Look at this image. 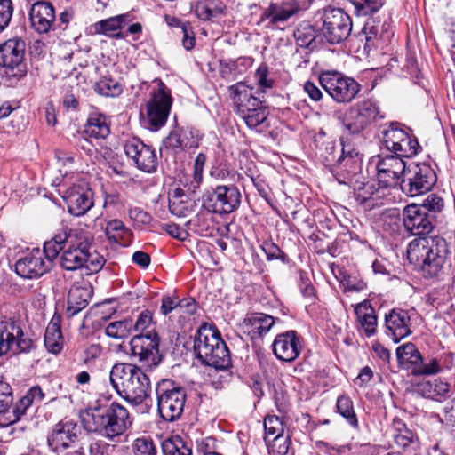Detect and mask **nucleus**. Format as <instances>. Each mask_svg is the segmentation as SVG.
<instances>
[{
  "instance_id": "nucleus-59",
  "label": "nucleus",
  "mask_w": 455,
  "mask_h": 455,
  "mask_svg": "<svg viewBox=\"0 0 455 455\" xmlns=\"http://www.w3.org/2000/svg\"><path fill=\"white\" fill-rule=\"evenodd\" d=\"M114 445L103 440H92L89 444V455H111Z\"/></svg>"
},
{
  "instance_id": "nucleus-61",
  "label": "nucleus",
  "mask_w": 455,
  "mask_h": 455,
  "mask_svg": "<svg viewBox=\"0 0 455 455\" xmlns=\"http://www.w3.org/2000/svg\"><path fill=\"white\" fill-rule=\"evenodd\" d=\"M196 312V304L192 298L179 299L177 314L181 317L193 315Z\"/></svg>"
},
{
  "instance_id": "nucleus-10",
  "label": "nucleus",
  "mask_w": 455,
  "mask_h": 455,
  "mask_svg": "<svg viewBox=\"0 0 455 455\" xmlns=\"http://www.w3.org/2000/svg\"><path fill=\"white\" fill-rule=\"evenodd\" d=\"M35 347L33 339L25 333L21 324L12 319L0 322V355L28 353Z\"/></svg>"
},
{
  "instance_id": "nucleus-3",
  "label": "nucleus",
  "mask_w": 455,
  "mask_h": 455,
  "mask_svg": "<svg viewBox=\"0 0 455 455\" xmlns=\"http://www.w3.org/2000/svg\"><path fill=\"white\" fill-rule=\"evenodd\" d=\"M109 380L116 393L135 406L141 404L150 392L148 376L136 364H114L109 373Z\"/></svg>"
},
{
  "instance_id": "nucleus-44",
  "label": "nucleus",
  "mask_w": 455,
  "mask_h": 455,
  "mask_svg": "<svg viewBox=\"0 0 455 455\" xmlns=\"http://www.w3.org/2000/svg\"><path fill=\"white\" fill-rule=\"evenodd\" d=\"M94 90L98 94L106 97H116L123 92L121 84L110 77H103L98 81L94 85Z\"/></svg>"
},
{
  "instance_id": "nucleus-23",
  "label": "nucleus",
  "mask_w": 455,
  "mask_h": 455,
  "mask_svg": "<svg viewBox=\"0 0 455 455\" xmlns=\"http://www.w3.org/2000/svg\"><path fill=\"white\" fill-rule=\"evenodd\" d=\"M272 347L277 359L291 363L299 355L302 346L297 332L287 331L275 337Z\"/></svg>"
},
{
  "instance_id": "nucleus-27",
  "label": "nucleus",
  "mask_w": 455,
  "mask_h": 455,
  "mask_svg": "<svg viewBox=\"0 0 455 455\" xmlns=\"http://www.w3.org/2000/svg\"><path fill=\"white\" fill-rule=\"evenodd\" d=\"M64 199L68 212L74 216H82L93 206L92 191L79 186L68 189Z\"/></svg>"
},
{
  "instance_id": "nucleus-32",
  "label": "nucleus",
  "mask_w": 455,
  "mask_h": 455,
  "mask_svg": "<svg viewBox=\"0 0 455 455\" xmlns=\"http://www.w3.org/2000/svg\"><path fill=\"white\" fill-rule=\"evenodd\" d=\"M70 229L71 228L68 227L62 228L51 240L46 241L44 243V248L41 250V252H44L43 257H44L45 259L50 260L52 265L53 260L59 256L60 252L64 251Z\"/></svg>"
},
{
  "instance_id": "nucleus-45",
  "label": "nucleus",
  "mask_w": 455,
  "mask_h": 455,
  "mask_svg": "<svg viewBox=\"0 0 455 455\" xmlns=\"http://www.w3.org/2000/svg\"><path fill=\"white\" fill-rule=\"evenodd\" d=\"M13 402L12 389L9 383L0 380V426L7 417L9 409L12 408Z\"/></svg>"
},
{
  "instance_id": "nucleus-28",
  "label": "nucleus",
  "mask_w": 455,
  "mask_h": 455,
  "mask_svg": "<svg viewBox=\"0 0 455 455\" xmlns=\"http://www.w3.org/2000/svg\"><path fill=\"white\" fill-rule=\"evenodd\" d=\"M340 155L334 172L341 176L344 173L355 175L361 169L362 158L359 152L350 144H347L343 139L340 140Z\"/></svg>"
},
{
  "instance_id": "nucleus-17",
  "label": "nucleus",
  "mask_w": 455,
  "mask_h": 455,
  "mask_svg": "<svg viewBox=\"0 0 455 455\" xmlns=\"http://www.w3.org/2000/svg\"><path fill=\"white\" fill-rule=\"evenodd\" d=\"M172 102L170 92L166 91V86L161 84L158 90L151 95L150 100L146 104L147 121L151 131H157L165 124Z\"/></svg>"
},
{
  "instance_id": "nucleus-49",
  "label": "nucleus",
  "mask_w": 455,
  "mask_h": 455,
  "mask_svg": "<svg viewBox=\"0 0 455 455\" xmlns=\"http://www.w3.org/2000/svg\"><path fill=\"white\" fill-rule=\"evenodd\" d=\"M416 439V435L401 421L396 424V433L394 440L396 445L406 448Z\"/></svg>"
},
{
  "instance_id": "nucleus-38",
  "label": "nucleus",
  "mask_w": 455,
  "mask_h": 455,
  "mask_svg": "<svg viewBox=\"0 0 455 455\" xmlns=\"http://www.w3.org/2000/svg\"><path fill=\"white\" fill-rule=\"evenodd\" d=\"M297 12V8L288 7L286 5H279L277 4H271L263 12V16L268 20L272 24L283 22L288 20Z\"/></svg>"
},
{
  "instance_id": "nucleus-42",
  "label": "nucleus",
  "mask_w": 455,
  "mask_h": 455,
  "mask_svg": "<svg viewBox=\"0 0 455 455\" xmlns=\"http://www.w3.org/2000/svg\"><path fill=\"white\" fill-rule=\"evenodd\" d=\"M337 411L347 420V424L354 428L358 427V419L354 410L353 402L347 395H340L337 399Z\"/></svg>"
},
{
  "instance_id": "nucleus-54",
  "label": "nucleus",
  "mask_w": 455,
  "mask_h": 455,
  "mask_svg": "<svg viewBox=\"0 0 455 455\" xmlns=\"http://www.w3.org/2000/svg\"><path fill=\"white\" fill-rule=\"evenodd\" d=\"M153 324V313L148 309L142 310L135 323H133L132 331L139 333H144Z\"/></svg>"
},
{
  "instance_id": "nucleus-50",
  "label": "nucleus",
  "mask_w": 455,
  "mask_h": 455,
  "mask_svg": "<svg viewBox=\"0 0 455 455\" xmlns=\"http://www.w3.org/2000/svg\"><path fill=\"white\" fill-rule=\"evenodd\" d=\"M382 0H355L354 3L355 13L358 16H367L379 11Z\"/></svg>"
},
{
  "instance_id": "nucleus-12",
  "label": "nucleus",
  "mask_w": 455,
  "mask_h": 455,
  "mask_svg": "<svg viewBox=\"0 0 455 455\" xmlns=\"http://www.w3.org/2000/svg\"><path fill=\"white\" fill-rule=\"evenodd\" d=\"M319 82L329 96L338 103H350L361 90V85L354 78L335 71L322 73Z\"/></svg>"
},
{
  "instance_id": "nucleus-58",
  "label": "nucleus",
  "mask_w": 455,
  "mask_h": 455,
  "mask_svg": "<svg viewBox=\"0 0 455 455\" xmlns=\"http://www.w3.org/2000/svg\"><path fill=\"white\" fill-rule=\"evenodd\" d=\"M268 73V68L264 64L260 65L255 73V80L262 91L273 87L274 81L269 78Z\"/></svg>"
},
{
  "instance_id": "nucleus-25",
  "label": "nucleus",
  "mask_w": 455,
  "mask_h": 455,
  "mask_svg": "<svg viewBox=\"0 0 455 455\" xmlns=\"http://www.w3.org/2000/svg\"><path fill=\"white\" fill-rule=\"evenodd\" d=\"M29 18L32 27L38 33H47L56 29V16L52 4L49 2L38 1L30 9Z\"/></svg>"
},
{
  "instance_id": "nucleus-62",
  "label": "nucleus",
  "mask_w": 455,
  "mask_h": 455,
  "mask_svg": "<svg viewBox=\"0 0 455 455\" xmlns=\"http://www.w3.org/2000/svg\"><path fill=\"white\" fill-rule=\"evenodd\" d=\"M442 421L455 432V398L444 405Z\"/></svg>"
},
{
  "instance_id": "nucleus-52",
  "label": "nucleus",
  "mask_w": 455,
  "mask_h": 455,
  "mask_svg": "<svg viewBox=\"0 0 455 455\" xmlns=\"http://www.w3.org/2000/svg\"><path fill=\"white\" fill-rule=\"evenodd\" d=\"M133 448L136 455H156L157 452L153 440L146 437L136 439Z\"/></svg>"
},
{
  "instance_id": "nucleus-36",
  "label": "nucleus",
  "mask_w": 455,
  "mask_h": 455,
  "mask_svg": "<svg viewBox=\"0 0 455 455\" xmlns=\"http://www.w3.org/2000/svg\"><path fill=\"white\" fill-rule=\"evenodd\" d=\"M193 203L186 196L183 189L177 188L169 197V210L172 215L177 217L187 216L191 209Z\"/></svg>"
},
{
  "instance_id": "nucleus-35",
  "label": "nucleus",
  "mask_w": 455,
  "mask_h": 455,
  "mask_svg": "<svg viewBox=\"0 0 455 455\" xmlns=\"http://www.w3.org/2000/svg\"><path fill=\"white\" fill-rule=\"evenodd\" d=\"M84 132L91 138L105 139L110 132L106 116L92 113L87 119Z\"/></svg>"
},
{
  "instance_id": "nucleus-33",
  "label": "nucleus",
  "mask_w": 455,
  "mask_h": 455,
  "mask_svg": "<svg viewBox=\"0 0 455 455\" xmlns=\"http://www.w3.org/2000/svg\"><path fill=\"white\" fill-rule=\"evenodd\" d=\"M44 346L54 355L59 354L63 347V337L60 329V316L54 315L45 330Z\"/></svg>"
},
{
  "instance_id": "nucleus-39",
  "label": "nucleus",
  "mask_w": 455,
  "mask_h": 455,
  "mask_svg": "<svg viewBox=\"0 0 455 455\" xmlns=\"http://www.w3.org/2000/svg\"><path fill=\"white\" fill-rule=\"evenodd\" d=\"M161 446L164 455H192L191 447L179 435L165 439Z\"/></svg>"
},
{
  "instance_id": "nucleus-34",
  "label": "nucleus",
  "mask_w": 455,
  "mask_h": 455,
  "mask_svg": "<svg viewBox=\"0 0 455 455\" xmlns=\"http://www.w3.org/2000/svg\"><path fill=\"white\" fill-rule=\"evenodd\" d=\"M355 313L365 336H373L376 333L377 316L371 304L367 301L359 303Z\"/></svg>"
},
{
  "instance_id": "nucleus-41",
  "label": "nucleus",
  "mask_w": 455,
  "mask_h": 455,
  "mask_svg": "<svg viewBox=\"0 0 455 455\" xmlns=\"http://www.w3.org/2000/svg\"><path fill=\"white\" fill-rule=\"evenodd\" d=\"M105 233L108 238L115 243L125 241L132 235L130 229L124 226L122 220L117 219L111 220L107 223Z\"/></svg>"
},
{
  "instance_id": "nucleus-51",
  "label": "nucleus",
  "mask_w": 455,
  "mask_h": 455,
  "mask_svg": "<svg viewBox=\"0 0 455 455\" xmlns=\"http://www.w3.org/2000/svg\"><path fill=\"white\" fill-rule=\"evenodd\" d=\"M441 371V363L437 358H431L428 362H424L422 359V363L417 368L412 369V372L416 375L436 374Z\"/></svg>"
},
{
  "instance_id": "nucleus-18",
  "label": "nucleus",
  "mask_w": 455,
  "mask_h": 455,
  "mask_svg": "<svg viewBox=\"0 0 455 455\" xmlns=\"http://www.w3.org/2000/svg\"><path fill=\"white\" fill-rule=\"evenodd\" d=\"M403 156L386 155L378 163V180L382 188L401 187V177L404 178L407 171Z\"/></svg>"
},
{
  "instance_id": "nucleus-2",
  "label": "nucleus",
  "mask_w": 455,
  "mask_h": 455,
  "mask_svg": "<svg viewBox=\"0 0 455 455\" xmlns=\"http://www.w3.org/2000/svg\"><path fill=\"white\" fill-rule=\"evenodd\" d=\"M448 253L447 242L440 236L416 238L409 243L407 248V258L410 263L419 267L426 277L440 275Z\"/></svg>"
},
{
  "instance_id": "nucleus-43",
  "label": "nucleus",
  "mask_w": 455,
  "mask_h": 455,
  "mask_svg": "<svg viewBox=\"0 0 455 455\" xmlns=\"http://www.w3.org/2000/svg\"><path fill=\"white\" fill-rule=\"evenodd\" d=\"M32 404L30 398L26 395L16 403L13 404L3 422V427H8L16 423L20 417L25 414L27 409Z\"/></svg>"
},
{
  "instance_id": "nucleus-15",
  "label": "nucleus",
  "mask_w": 455,
  "mask_h": 455,
  "mask_svg": "<svg viewBox=\"0 0 455 455\" xmlns=\"http://www.w3.org/2000/svg\"><path fill=\"white\" fill-rule=\"evenodd\" d=\"M382 144L385 149L394 156L411 157L417 154L419 142L411 138L398 123H390L382 131Z\"/></svg>"
},
{
  "instance_id": "nucleus-19",
  "label": "nucleus",
  "mask_w": 455,
  "mask_h": 455,
  "mask_svg": "<svg viewBox=\"0 0 455 455\" xmlns=\"http://www.w3.org/2000/svg\"><path fill=\"white\" fill-rule=\"evenodd\" d=\"M126 156L132 159L138 169L152 173L156 171L158 159L154 148L146 145L140 139L132 138L124 146Z\"/></svg>"
},
{
  "instance_id": "nucleus-60",
  "label": "nucleus",
  "mask_w": 455,
  "mask_h": 455,
  "mask_svg": "<svg viewBox=\"0 0 455 455\" xmlns=\"http://www.w3.org/2000/svg\"><path fill=\"white\" fill-rule=\"evenodd\" d=\"M430 387L432 398L437 401L449 397L451 393L449 384L441 380H435L430 385Z\"/></svg>"
},
{
  "instance_id": "nucleus-40",
  "label": "nucleus",
  "mask_w": 455,
  "mask_h": 455,
  "mask_svg": "<svg viewBox=\"0 0 455 455\" xmlns=\"http://www.w3.org/2000/svg\"><path fill=\"white\" fill-rule=\"evenodd\" d=\"M133 322L131 318L115 321L108 323L105 329L107 336L116 339L127 338L132 332Z\"/></svg>"
},
{
  "instance_id": "nucleus-14",
  "label": "nucleus",
  "mask_w": 455,
  "mask_h": 455,
  "mask_svg": "<svg viewBox=\"0 0 455 455\" xmlns=\"http://www.w3.org/2000/svg\"><path fill=\"white\" fill-rule=\"evenodd\" d=\"M382 118L378 105L371 100H363L346 111L342 125L350 134H359L372 123Z\"/></svg>"
},
{
  "instance_id": "nucleus-53",
  "label": "nucleus",
  "mask_w": 455,
  "mask_h": 455,
  "mask_svg": "<svg viewBox=\"0 0 455 455\" xmlns=\"http://www.w3.org/2000/svg\"><path fill=\"white\" fill-rule=\"evenodd\" d=\"M294 36L301 47H309L315 39V30L310 26H301L295 31Z\"/></svg>"
},
{
  "instance_id": "nucleus-13",
  "label": "nucleus",
  "mask_w": 455,
  "mask_h": 455,
  "mask_svg": "<svg viewBox=\"0 0 455 455\" xmlns=\"http://www.w3.org/2000/svg\"><path fill=\"white\" fill-rule=\"evenodd\" d=\"M159 346L160 338L155 330L136 334L130 340L131 355L136 358L142 366L155 368L162 361Z\"/></svg>"
},
{
  "instance_id": "nucleus-20",
  "label": "nucleus",
  "mask_w": 455,
  "mask_h": 455,
  "mask_svg": "<svg viewBox=\"0 0 455 455\" xmlns=\"http://www.w3.org/2000/svg\"><path fill=\"white\" fill-rule=\"evenodd\" d=\"M41 249L34 248L15 263V272L25 279H37L52 269L50 260L43 257Z\"/></svg>"
},
{
  "instance_id": "nucleus-63",
  "label": "nucleus",
  "mask_w": 455,
  "mask_h": 455,
  "mask_svg": "<svg viewBox=\"0 0 455 455\" xmlns=\"http://www.w3.org/2000/svg\"><path fill=\"white\" fill-rule=\"evenodd\" d=\"M128 214L137 225H149L152 220L151 215L140 207L130 208Z\"/></svg>"
},
{
  "instance_id": "nucleus-5",
  "label": "nucleus",
  "mask_w": 455,
  "mask_h": 455,
  "mask_svg": "<svg viewBox=\"0 0 455 455\" xmlns=\"http://www.w3.org/2000/svg\"><path fill=\"white\" fill-rule=\"evenodd\" d=\"M230 96L234 101L235 110L248 128L259 131L266 124L268 111L265 102L253 94V89L243 83H237L229 87Z\"/></svg>"
},
{
  "instance_id": "nucleus-64",
  "label": "nucleus",
  "mask_w": 455,
  "mask_h": 455,
  "mask_svg": "<svg viewBox=\"0 0 455 455\" xmlns=\"http://www.w3.org/2000/svg\"><path fill=\"white\" fill-rule=\"evenodd\" d=\"M340 144L335 145L333 142H330L327 144L325 148V154L323 155L325 163L335 168L338 164L339 155H340Z\"/></svg>"
},
{
  "instance_id": "nucleus-8",
  "label": "nucleus",
  "mask_w": 455,
  "mask_h": 455,
  "mask_svg": "<svg viewBox=\"0 0 455 455\" xmlns=\"http://www.w3.org/2000/svg\"><path fill=\"white\" fill-rule=\"evenodd\" d=\"M242 202L239 188L233 185H218L202 196V207L207 212L222 215L236 211Z\"/></svg>"
},
{
  "instance_id": "nucleus-30",
  "label": "nucleus",
  "mask_w": 455,
  "mask_h": 455,
  "mask_svg": "<svg viewBox=\"0 0 455 455\" xmlns=\"http://www.w3.org/2000/svg\"><path fill=\"white\" fill-rule=\"evenodd\" d=\"M275 318L269 315L254 312L247 314L243 325L251 339H256L266 335L274 326Z\"/></svg>"
},
{
  "instance_id": "nucleus-4",
  "label": "nucleus",
  "mask_w": 455,
  "mask_h": 455,
  "mask_svg": "<svg viewBox=\"0 0 455 455\" xmlns=\"http://www.w3.org/2000/svg\"><path fill=\"white\" fill-rule=\"evenodd\" d=\"M84 427L108 439L122 435L132 425L127 409L113 402L107 405L90 408L84 418Z\"/></svg>"
},
{
  "instance_id": "nucleus-48",
  "label": "nucleus",
  "mask_w": 455,
  "mask_h": 455,
  "mask_svg": "<svg viewBox=\"0 0 455 455\" xmlns=\"http://www.w3.org/2000/svg\"><path fill=\"white\" fill-rule=\"evenodd\" d=\"M265 441H268L270 436L280 435L284 433L283 423L282 419L275 415H268L264 419Z\"/></svg>"
},
{
  "instance_id": "nucleus-9",
  "label": "nucleus",
  "mask_w": 455,
  "mask_h": 455,
  "mask_svg": "<svg viewBox=\"0 0 455 455\" xmlns=\"http://www.w3.org/2000/svg\"><path fill=\"white\" fill-rule=\"evenodd\" d=\"M92 241L89 234L83 228H71L66 248L60 256V266L70 271L83 268L86 263V253L92 249Z\"/></svg>"
},
{
  "instance_id": "nucleus-22",
  "label": "nucleus",
  "mask_w": 455,
  "mask_h": 455,
  "mask_svg": "<svg viewBox=\"0 0 455 455\" xmlns=\"http://www.w3.org/2000/svg\"><path fill=\"white\" fill-rule=\"evenodd\" d=\"M403 225L413 235L426 237L434 228L435 220L427 215L418 204L407 205L403 212Z\"/></svg>"
},
{
  "instance_id": "nucleus-21",
  "label": "nucleus",
  "mask_w": 455,
  "mask_h": 455,
  "mask_svg": "<svg viewBox=\"0 0 455 455\" xmlns=\"http://www.w3.org/2000/svg\"><path fill=\"white\" fill-rule=\"evenodd\" d=\"M81 427L73 420H62L56 424L47 437L49 447L55 452L70 447L78 441Z\"/></svg>"
},
{
  "instance_id": "nucleus-11",
  "label": "nucleus",
  "mask_w": 455,
  "mask_h": 455,
  "mask_svg": "<svg viewBox=\"0 0 455 455\" xmlns=\"http://www.w3.org/2000/svg\"><path fill=\"white\" fill-rule=\"evenodd\" d=\"M436 180V174L428 164H410L402 178L401 189L409 196H416L428 192Z\"/></svg>"
},
{
  "instance_id": "nucleus-55",
  "label": "nucleus",
  "mask_w": 455,
  "mask_h": 455,
  "mask_svg": "<svg viewBox=\"0 0 455 455\" xmlns=\"http://www.w3.org/2000/svg\"><path fill=\"white\" fill-rule=\"evenodd\" d=\"M86 263L84 266L90 273L99 272L105 264V259L92 248L88 250Z\"/></svg>"
},
{
  "instance_id": "nucleus-47",
  "label": "nucleus",
  "mask_w": 455,
  "mask_h": 455,
  "mask_svg": "<svg viewBox=\"0 0 455 455\" xmlns=\"http://www.w3.org/2000/svg\"><path fill=\"white\" fill-rule=\"evenodd\" d=\"M423 212L427 215L432 216L433 220H435L437 213L441 212L444 207L443 199L435 195H429L421 204H418Z\"/></svg>"
},
{
  "instance_id": "nucleus-16",
  "label": "nucleus",
  "mask_w": 455,
  "mask_h": 455,
  "mask_svg": "<svg viewBox=\"0 0 455 455\" xmlns=\"http://www.w3.org/2000/svg\"><path fill=\"white\" fill-rule=\"evenodd\" d=\"M322 19V32L328 43L340 44L349 36L352 30V20L342 9H326Z\"/></svg>"
},
{
  "instance_id": "nucleus-24",
  "label": "nucleus",
  "mask_w": 455,
  "mask_h": 455,
  "mask_svg": "<svg viewBox=\"0 0 455 455\" xmlns=\"http://www.w3.org/2000/svg\"><path fill=\"white\" fill-rule=\"evenodd\" d=\"M355 199L364 210L371 211L384 204L385 191L373 181L356 183L354 187Z\"/></svg>"
},
{
  "instance_id": "nucleus-56",
  "label": "nucleus",
  "mask_w": 455,
  "mask_h": 455,
  "mask_svg": "<svg viewBox=\"0 0 455 455\" xmlns=\"http://www.w3.org/2000/svg\"><path fill=\"white\" fill-rule=\"evenodd\" d=\"M209 212L204 208L201 210L194 219L190 220V224L194 226L195 231L201 235H206L210 228L208 221Z\"/></svg>"
},
{
  "instance_id": "nucleus-1",
  "label": "nucleus",
  "mask_w": 455,
  "mask_h": 455,
  "mask_svg": "<svg viewBox=\"0 0 455 455\" xmlns=\"http://www.w3.org/2000/svg\"><path fill=\"white\" fill-rule=\"evenodd\" d=\"M194 351L202 363L222 371L220 378L226 381L232 378L229 350L214 326L204 323L198 328L194 339Z\"/></svg>"
},
{
  "instance_id": "nucleus-29",
  "label": "nucleus",
  "mask_w": 455,
  "mask_h": 455,
  "mask_svg": "<svg viewBox=\"0 0 455 455\" xmlns=\"http://www.w3.org/2000/svg\"><path fill=\"white\" fill-rule=\"evenodd\" d=\"M131 22L128 13L113 16L95 22L92 28L94 34L104 35L112 38H124L123 29Z\"/></svg>"
},
{
  "instance_id": "nucleus-31",
  "label": "nucleus",
  "mask_w": 455,
  "mask_h": 455,
  "mask_svg": "<svg viewBox=\"0 0 455 455\" xmlns=\"http://www.w3.org/2000/svg\"><path fill=\"white\" fill-rule=\"evenodd\" d=\"M91 290L86 287L73 285L68 291L67 299V315L72 317L84 309L91 299Z\"/></svg>"
},
{
  "instance_id": "nucleus-6",
  "label": "nucleus",
  "mask_w": 455,
  "mask_h": 455,
  "mask_svg": "<svg viewBox=\"0 0 455 455\" xmlns=\"http://www.w3.org/2000/svg\"><path fill=\"white\" fill-rule=\"evenodd\" d=\"M157 410L162 419L168 422L179 419L187 400L185 388L170 379H163L156 387Z\"/></svg>"
},
{
  "instance_id": "nucleus-46",
  "label": "nucleus",
  "mask_w": 455,
  "mask_h": 455,
  "mask_svg": "<svg viewBox=\"0 0 455 455\" xmlns=\"http://www.w3.org/2000/svg\"><path fill=\"white\" fill-rule=\"evenodd\" d=\"M267 443L270 455H286L291 446V438L289 435H280L273 437L271 441H265Z\"/></svg>"
},
{
  "instance_id": "nucleus-57",
  "label": "nucleus",
  "mask_w": 455,
  "mask_h": 455,
  "mask_svg": "<svg viewBox=\"0 0 455 455\" xmlns=\"http://www.w3.org/2000/svg\"><path fill=\"white\" fill-rule=\"evenodd\" d=\"M13 12L12 0H0V32L10 23Z\"/></svg>"
},
{
  "instance_id": "nucleus-7",
  "label": "nucleus",
  "mask_w": 455,
  "mask_h": 455,
  "mask_svg": "<svg viewBox=\"0 0 455 455\" xmlns=\"http://www.w3.org/2000/svg\"><path fill=\"white\" fill-rule=\"evenodd\" d=\"M26 44L20 38H11L0 44V68L10 83H16L27 75Z\"/></svg>"
},
{
  "instance_id": "nucleus-37",
  "label": "nucleus",
  "mask_w": 455,
  "mask_h": 455,
  "mask_svg": "<svg viewBox=\"0 0 455 455\" xmlns=\"http://www.w3.org/2000/svg\"><path fill=\"white\" fill-rule=\"evenodd\" d=\"M396 357L399 363H409L417 368L422 363V355L415 345L409 342L396 348Z\"/></svg>"
},
{
  "instance_id": "nucleus-26",
  "label": "nucleus",
  "mask_w": 455,
  "mask_h": 455,
  "mask_svg": "<svg viewBox=\"0 0 455 455\" xmlns=\"http://www.w3.org/2000/svg\"><path fill=\"white\" fill-rule=\"evenodd\" d=\"M386 333L392 337L395 343L409 336L411 331V317L407 311L394 308L385 315Z\"/></svg>"
}]
</instances>
